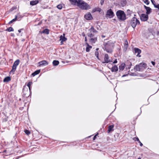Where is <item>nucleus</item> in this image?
Wrapping results in <instances>:
<instances>
[{"instance_id":"nucleus-1","label":"nucleus","mask_w":159,"mask_h":159,"mask_svg":"<svg viewBox=\"0 0 159 159\" xmlns=\"http://www.w3.org/2000/svg\"><path fill=\"white\" fill-rule=\"evenodd\" d=\"M72 4L77 5L80 8L82 9L87 10L89 9V6L86 3L81 0H69Z\"/></svg>"},{"instance_id":"nucleus-2","label":"nucleus","mask_w":159,"mask_h":159,"mask_svg":"<svg viewBox=\"0 0 159 159\" xmlns=\"http://www.w3.org/2000/svg\"><path fill=\"white\" fill-rule=\"evenodd\" d=\"M114 44L111 41H108L105 45V50L108 52L111 53L112 52V49Z\"/></svg>"},{"instance_id":"nucleus-3","label":"nucleus","mask_w":159,"mask_h":159,"mask_svg":"<svg viewBox=\"0 0 159 159\" xmlns=\"http://www.w3.org/2000/svg\"><path fill=\"white\" fill-rule=\"evenodd\" d=\"M118 18L120 21H124L126 20V16L124 12L121 10H118L116 13Z\"/></svg>"},{"instance_id":"nucleus-4","label":"nucleus","mask_w":159,"mask_h":159,"mask_svg":"<svg viewBox=\"0 0 159 159\" xmlns=\"http://www.w3.org/2000/svg\"><path fill=\"white\" fill-rule=\"evenodd\" d=\"M89 31L87 34V35L90 38H93L95 37V34H97L98 31L96 30L94 27L92 26L91 28L89 30Z\"/></svg>"},{"instance_id":"nucleus-5","label":"nucleus","mask_w":159,"mask_h":159,"mask_svg":"<svg viewBox=\"0 0 159 159\" xmlns=\"http://www.w3.org/2000/svg\"><path fill=\"white\" fill-rule=\"evenodd\" d=\"M139 24L140 22L139 20L135 17L132 18L130 21V24L134 28L136 27L137 25Z\"/></svg>"},{"instance_id":"nucleus-6","label":"nucleus","mask_w":159,"mask_h":159,"mask_svg":"<svg viewBox=\"0 0 159 159\" xmlns=\"http://www.w3.org/2000/svg\"><path fill=\"white\" fill-rule=\"evenodd\" d=\"M20 63L19 60H17L14 63L13 65L12 66V69L10 72V74H14V72L15 71L17 66H18Z\"/></svg>"},{"instance_id":"nucleus-7","label":"nucleus","mask_w":159,"mask_h":159,"mask_svg":"<svg viewBox=\"0 0 159 159\" xmlns=\"http://www.w3.org/2000/svg\"><path fill=\"white\" fill-rule=\"evenodd\" d=\"M106 15L108 16L110 18H112L113 17L114 14L111 9H109L107 11Z\"/></svg>"},{"instance_id":"nucleus-8","label":"nucleus","mask_w":159,"mask_h":159,"mask_svg":"<svg viewBox=\"0 0 159 159\" xmlns=\"http://www.w3.org/2000/svg\"><path fill=\"white\" fill-rule=\"evenodd\" d=\"M65 34L63 33V35H61L60 37V40L61 41V45L63 44V42L66 41L67 39V38L65 36Z\"/></svg>"},{"instance_id":"nucleus-9","label":"nucleus","mask_w":159,"mask_h":159,"mask_svg":"<svg viewBox=\"0 0 159 159\" xmlns=\"http://www.w3.org/2000/svg\"><path fill=\"white\" fill-rule=\"evenodd\" d=\"M23 94L25 96H26V97H28L30 93L29 91L28 90L27 88H26L25 86L24 87V88L23 89Z\"/></svg>"},{"instance_id":"nucleus-10","label":"nucleus","mask_w":159,"mask_h":159,"mask_svg":"<svg viewBox=\"0 0 159 159\" xmlns=\"http://www.w3.org/2000/svg\"><path fill=\"white\" fill-rule=\"evenodd\" d=\"M148 14H142L140 16V19L142 21H146L148 19Z\"/></svg>"},{"instance_id":"nucleus-11","label":"nucleus","mask_w":159,"mask_h":159,"mask_svg":"<svg viewBox=\"0 0 159 159\" xmlns=\"http://www.w3.org/2000/svg\"><path fill=\"white\" fill-rule=\"evenodd\" d=\"M110 61L109 59L108 55L107 54H105L104 57V61L102 62L103 63H108L110 62Z\"/></svg>"},{"instance_id":"nucleus-12","label":"nucleus","mask_w":159,"mask_h":159,"mask_svg":"<svg viewBox=\"0 0 159 159\" xmlns=\"http://www.w3.org/2000/svg\"><path fill=\"white\" fill-rule=\"evenodd\" d=\"M91 38L89 39V42L91 44H93L95 43L97 40V37H94L93 38Z\"/></svg>"},{"instance_id":"nucleus-13","label":"nucleus","mask_w":159,"mask_h":159,"mask_svg":"<svg viewBox=\"0 0 159 159\" xmlns=\"http://www.w3.org/2000/svg\"><path fill=\"white\" fill-rule=\"evenodd\" d=\"M38 64H39V66H46L48 64V62L45 60H43L40 61L38 63Z\"/></svg>"},{"instance_id":"nucleus-14","label":"nucleus","mask_w":159,"mask_h":159,"mask_svg":"<svg viewBox=\"0 0 159 159\" xmlns=\"http://www.w3.org/2000/svg\"><path fill=\"white\" fill-rule=\"evenodd\" d=\"M84 17L87 20H89L92 18V16L91 14L90 13H89L85 15L84 16Z\"/></svg>"},{"instance_id":"nucleus-15","label":"nucleus","mask_w":159,"mask_h":159,"mask_svg":"<svg viewBox=\"0 0 159 159\" xmlns=\"http://www.w3.org/2000/svg\"><path fill=\"white\" fill-rule=\"evenodd\" d=\"M134 51L135 53H137V56L140 57L141 56L139 54L141 53V50L138 48H135Z\"/></svg>"},{"instance_id":"nucleus-16","label":"nucleus","mask_w":159,"mask_h":159,"mask_svg":"<svg viewBox=\"0 0 159 159\" xmlns=\"http://www.w3.org/2000/svg\"><path fill=\"white\" fill-rule=\"evenodd\" d=\"M144 7L146 10V14L148 15L151 12V9L150 7H147L145 5H144Z\"/></svg>"},{"instance_id":"nucleus-17","label":"nucleus","mask_w":159,"mask_h":159,"mask_svg":"<svg viewBox=\"0 0 159 159\" xmlns=\"http://www.w3.org/2000/svg\"><path fill=\"white\" fill-rule=\"evenodd\" d=\"M39 2V1L38 0H33L30 2V4L32 6H34L36 5Z\"/></svg>"},{"instance_id":"nucleus-18","label":"nucleus","mask_w":159,"mask_h":159,"mask_svg":"<svg viewBox=\"0 0 159 159\" xmlns=\"http://www.w3.org/2000/svg\"><path fill=\"white\" fill-rule=\"evenodd\" d=\"M125 66V63H122L120 66H119V71L123 70Z\"/></svg>"},{"instance_id":"nucleus-19","label":"nucleus","mask_w":159,"mask_h":159,"mask_svg":"<svg viewBox=\"0 0 159 159\" xmlns=\"http://www.w3.org/2000/svg\"><path fill=\"white\" fill-rule=\"evenodd\" d=\"M114 127V126L113 125H109L108 127L107 132L108 133H109L111 131H113L114 130V129H113Z\"/></svg>"},{"instance_id":"nucleus-20","label":"nucleus","mask_w":159,"mask_h":159,"mask_svg":"<svg viewBox=\"0 0 159 159\" xmlns=\"http://www.w3.org/2000/svg\"><path fill=\"white\" fill-rule=\"evenodd\" d=\"M128 41L127 40H125V43L124 44V49L125 50H126L127 48L128 47Z\"/></svg>"},{"instance_id":"nucleus-21","label":"nucleus","mask_w":159,"mask_h":159,"mask_svg":"<svg viewBox=\"0 0 159 159\" xmlns=\"http://www.w3.org/2000/svg\"><path fill=\"white\" fill-rule=\"evenodd\" d=\"M118 70L117 66H115L111 68V71L112 72H116Z\"/></svg>"},{"instance_id":"nucleus-22","label":"nucleus","mask_w":159,"mask_h":159,"mask_svg":"<svg viewBox=\"0 0 159 159\" xmlns=\"http://www.w3.org/2000/svg\"><path fill=\"white\" fill-rule=\"evenodd\" d=\"M127 3L126 0H122L121 2V5L122 6L124 7L126 5Z\"/></svg>"},{"instance_id":"nucleus-23","label":"nucleus","mask_w":159,"mask_h":159,"mask_svg":"<svg viewBox=\"0 0 159 159\" xmlns=\"http://www.w3.org/2000/svg\"><path fill=\"white\" fill-rule=\"evenodd\" d=\"M11 79L10 77H5L3 80L4 82H8L10 81Z\"/></svg>"},{"instance_id":"nucleus-24","label":"nucleus","mask_w":159,"mask_h":159,"mask_svg":"<svg viewBox=\"0 0 159 159\" xmlns=\"http://www.w3.org/2000/svg\"><path fill=\"white\" fill-rule=\"evenodd\" d=\"M87 44L88 47H86V51L87 52H89L90 51V49L92 48V47L91 46H89L87 43Z\"/></svg>"},{"instance_id":"nucleus-25","label":"nucleus","mask_w":159,"mask_h":159,"mask_svg":"<svg viewBox=\"0 0 159 159\" xmlns=\"http://www.w3.org/2000/svg\"><path fill=\"white\" fill-rule=\"evenodd\" d=\"M59 61L57 60H54L52 62V64L53 66H57L59 64Z\"/></svg>"},{"instance_id":"nucleus-26","label":"nucleus","mask_w":159,"mask_h":159,"mask_svg":"<svg viewBox=\"0 0 159 159\" xmlns=\"http://www.w3.org/2000/svg\"><path fill=\"white\" fill-rule=\"evenodd\" d=\"M49 30L48 29H46L44 30L43 31L42 33H45L47 34H48L49 33Z\"/></svg>"},{"instance_id":"nucleus-27","label":"nucleus","mask_w":159,"mask_h":159,"mask_svg":"<svg viewBox=\"0 0 159 159\" xmlns=\"http://www.w3.org/2000/svg\"><path fill=\"white\" fill-rule=\"evenodd\" d=\"M40 72V70H37L36 71H35L34 72V73H33L32 74V75L33 76H35V75H37V74H38Z\"/></svg>"},{"instance_id":"nucleus-28","label":"nucleus","mask_w":159,"mask_h":159,"mask_svg":"<svg viewBox=\"0 0 159 159\" xmlns=\"http://www.w3.org/2000/svg\"><path fill=\"white\" fill-rule=\"evenodd\" d=\"M64 6V5L63 4H60L58 5L57 6V8L59 9H61L63 6Z\"/></svg>"},{"instance_id":"nucleus-29","label":"nucleus","mask_w":159,"mask_h":159,"mask_svg":"<svg viewBox=\"0 0 159 159\" xmlns=\"http://www.w3.org/2000/svg\"><path fill=\"white\" fill-rule=\"evenodd\" d=\"M134 69L136 70V71H140V69L139 68V65H136L134 67Z\"/></svg>"},{"instance_id":"nucleus-30","label":"nucleus","mask_w":159,"mask_h":159,"mask_svg":"<svg viewBox=\"0 0 159 159\" xmlns=\"http://www.w3.org/2000/svg\"><path fill=\"white\" fill-rule=\"evenodd\" d=\"M17 19V17L16 16H15V18L12 19V20H11L9 22V24H11V23H13V22L16 21V20Z\"/></svg>"},{"instance_id":"nucleus-31","label":"nucleus","mask_w":159,"mask_h":159,"mask_svg":"<svg viewBox=\"0 0 159 159\" xmlns=\"http://www.w3.org/2000/svg\"><path fill=\"white\" fill-rule=\"evenodd\" d=\"M13 30H14V29L11 27H10L8 28H7L6 30V31H7L9 32L12 31H13Z\"/></svg>"},{"instance_id":"nucleus-32","label":"nucleus","mask_w":159,"mask_h":159,"mask_svg":"<svg viewBox=\"0 0 159 159\" xmlns=\"http://www.w3.org/2000/svg\"><path fill=\"white\" fill-rule=\"evenodd\" d=\"M132 12V11L128 9L127 10L126 13L127 15H130Z\"/></svg>"},{"instance_id":"nucleus-33","label":"nucleus","mask_w":159,"mask_h":159,"mask_svg":"<svg viewBox=\"0 0 159 159\" xmlns=\"http://www.w3.org/2000/svg\"><path fill=\"white\" fill-rule=\"evenodd\" d=\"M24 131L25 133L28 135H29L30 134V132L28 130H25Z\"/></svg>"},{"instance_id":"nucleus-34","label":"nucleus","mask_w":159,"mask_h":159,"mask_svg":"<svg viewBox=\"0 0 159 159\" xmlns=\"http://www.w3.org/2000/svg\"><path fill=\"white\" fill-rule=\"evenodd\" d=\"M143 1L147 5H148L149 3V0H143Z\"/></svg>"},{"instance_id":"nucleus-35","label":"nucleus","mask_w":159,"mask_h":159,"mask_svg":"<svg viewBox=\"0 0 159 159\" xmlns=\"http://www.w3.org/2000/svg\"><path fill=\"white\" fill-rule=\"evenodd\" d=\"M98 54H99V53H98V51H97L95 52V55L97 57V58L98 59H99V58H98Z\"/></svg>"},{"instance_id":"nucleus-36","label":"nucleus","mask_w":159,"mask_h":159,"mask_svg":"<svg viewBox=\"0 0 159 159\" xmlns=\"http://www.w3.org/2000/svg\"><path fill=\"white\" fill-rule=\"evenodd\" d=\"M142 66L143 67V68H145L147 67V65L145 63H142Z\"/></svg>"},{"instance_id":"nucleus-37","label":"nucleus","mask_w":159,"mask_h":159,"mask_svg":"<svg viewBox=\"0 0 159 159\" xmlns=\"http://www.w3.org/2000/svg\"><path fill=\"white\" fill-rule=\"evenodd\" d=\"M32 84V82H29L28 83L27 86L28 87H30Z\"/></svg>"},{"instance_id":"nucleus-38","label":"nucleus","mask_w":159,"mask_h":159,"mask_svg":"<svg viewBox=\"0 0 159 159\" xmlns=\"http://www.w3.org/2000/svg\"><path fill=\"white\" fill-rule=\"evenodd\" d=\"M151 1L152 4L154 5V6L156 5L155 2L154 0H151Z\"/></svg>"},{"instance_id":"nucleus-39","label":"nucleus","mask_w":159,"mask_h":159,"mask_svg":"<svg viewBox=\"0 0 159 159\" xmlns=\"http://www.w3.org/2000/svg\"><path fill=\"white\" fill-rule=\"evenodd\" d=\"M139 68L140 69V70L141 69H143V67L142 66V63H141L139 64Z\"/></svg>"},{"instance_id":"nucleus-40","label":"nucleus","mask_w":159,"mask_h":159,"mask_svg":"<svg viewBox=\"0 0 159 159\" xmlns=\"http://www.w3.org/2000/svg\"><path fill=\"white\" fill-rule=\"evenodd\" d=\"M104 0H101L100 2V4L101 5L103 4L104 2Z\"/></svg>"},{"instance_id":"nucleus-41","label":"nucleus","mask_w":159,"mask_h":159,"mask_svg":"<svg viewBox=\"0 0 159 159\" xmlns=\"http://www.w3.org/2000/svg\"><path fill=\"white\" fill-rule=\"evenodd\" d=\"M96 28L98 30H101V28H100V26H99V25L97 26Z\"/></svg>"},{"instance_id":"nucleus-42","label":"nucleus","mask_w":159,"mask_h":159,"mask_svg":"<svg viewBox=\"0 0 159 159\" xmlns=\"http://www.w3.org/2000/svg\"><path fill=\"white\" fill-rule=\"evenodd\" d=\"M155 7L159 9V4H158L157 5H155L154 6Z\"/></svg>"},{"instance_id":"nucleus-43","label":"nucleus","mask_w":159,"mask_h":159,"mask_svg":"<svg viewBox=\"0 0 159 159\" xmlns=\"http://www.w3.org/2000/svg\"><path fill=\"white\" fill-rule=\"evenodd\" d=\"M7 117L3 119V121H7Z\"/></svg>"},{"instance_id":"nucleus-44","label":"nucleus","mask_w":159,"mask_h":159,"mask_svg":"<svg viewBox=\"0 0 159 159\" xmlns=\"http://www.w3.org/2000/svg\"><path fill=\"white\" fill-rule=\"evenodd\" d=\"M117 60L116 59H115V61H114V62H113V63H117Z\"/></svg>"},{"instance_id":"nucleus-45","label":"nucleus","mask_w":159,"mask_h":159,"mask_svg":"<svg viewBox=\"0 0 159 159\" xmlns=\"http://www.w3.org/2000/svg\"><path fill=\"white\" fill-rule=\"evenodd\" d=\"M139 142L140 143V146H142L143 145V144L141 142L139 141Z\"/></svg>"},{"instance_id":"nucleus-46","label":"nucleus","mask_w":159,"mask_h":159,"mask_svg":"<svg viewBox=\"0 0 159 159\" xmlns=\"http://www.w3.org/2000/svg\"><path fill=\"white\" fill-rule=\"evenodd\" d=\"M151 63L153 66H154L155 65V63L154 62L152 61L151 62Z\"/></svg>"},{"instance_id":"nucleus-47","label":"nucleus","mask_w":159,"mask_h":159,"mask_svg":"<svg viewBox=\"0 0 159 159\" xmlns=\"http://www.w3.org/2000/svg\"><path fill=\"white\" fill-rule=\"evenodd\" d=\"M97 135V134H96V135H95V136H94V137H93V140H94L96 138Z\"/></svg>"},{"instance_id":"nucleus-48","label":"nucleus","mask_w":159,"mask_h":159,"mask_svg":"<svg viewBox=\"0 0 159 159\" xmlns=\"http://www.w3.org/2000/svg\"><path fill=\"white\" fill-rule=\"evenodd\" d=\"M23 30V29H20L19 30H18V32H19V33H20L21 32V30Z\"/></svg>"},{"instance_id":"nucleus-49","label":"nucleus","mask_w":159,"mask_h":159,"mask_svg":"<svg viewBox=\"0 0 159 159\" xmlns=\"http://www.w3.org/2000/svg\"><path fill=\"white\" fill-rule=\"evenodd\" d=\"M136 140L138 141V142L139 141V140L138 137L136 138Z\"/></svg>"},{"instance_id":"nucleus-50","label":"nucleus","mask_w":159,"mask_h":159,"mask_svg":"<svg viewBox=\"0 0 159 159\" xmlns=\"http://www.w3.org/2000/svg\"><path fill=\"white\" fill-rule=\"evenodd\" d=\"M17 16V19L20 17V16L19 15H18V16Z\"/></svg>"},{"instance_id":"nucleus-51","label":"nucleus","mask_w":159,"mask_h":159,"mask_svg":"<svg viewBox=\"0 0 159 159\" xmlns=\"http://www.w3.org/2000/svg\"><path fill=\"white\" fill-rule=\"evenodd\" d=\"M29 88V93H30V91H31V88L30 87H28Z\"/></svg>"},{"instance_id":"nucleus-52","label":"nucleus","mask_w":159,"mask_h":159,"mask_svg":"<svg viewBox=\"0 0 159 159\" xmlns=\"http://www.w3.org/2000/svg\"><path fill=\"white\" fill-rule=\"evenodd\" d=\"M82 35L83 36H85V34L84 33H82Z\"/></svg>"},{"instance_id":"nucleus-53","label":"nucleus","mask_w":159,"mask_h":159,"mask_svg":"<svg viewBox=\"0 0 159 159\" xmlns=\"http://www.w3.org/2000/svg\"><path fill=\"white\" fill-rule=\"evenodd\" d=\"M85 42H86L87 41V37H85Z\"/></svg>"},{"instance_id":"nucleus-54","label":"nucleus","mask_w":159,"mask_h":159,"mask_svg":"<svg viewBox=\"0 0 159 159\" xmlns=\"http://www.w3.org/2000/svg\"><path fill=\"white\" fill-rule=\"evenodd\" d=\"M102 38H103L105 37V36H104L103 35H102Z\"/></svg>"},{"instance_id":"nucleus-55","label":"nucleus","mask_w":159,"mask_h":159,"mask_svg":"<svg viewBox=\"0 0 159 159\" xmlns=\"http://www.w3.org/2000/svg\"><path fill=\"white\" fill-rule=\"evenodd\" d=\"M98 49H99V48H97L96 49V50H97V51H98Z\"/></svg>"},{"instance_id":"nucleus-56","label":"nucleus","mask_w":159,"mask_h":159,"mask_svg":"<svg viewBox=\"0 0 159 159\" xmlns=\"http://www.w3.org/2000/svg\"><path fill=\"white\" fill-rule=\"evenodd\" d=\"M138 159H141V158L139 157L138 158Z\"/></svg>"}]
</instances>
